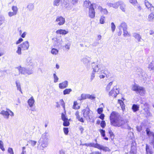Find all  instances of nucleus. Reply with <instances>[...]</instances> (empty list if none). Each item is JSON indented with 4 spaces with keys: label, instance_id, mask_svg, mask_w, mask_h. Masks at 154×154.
I'll use <instances>...</instances> for the list:
<instances>
[{
    "label": "nucleus",
    "instance_id": "nucleus-1",
    "mask_svg": "<svg viewBox=\"0 0 154 154\" xmlns=\"http://www.w3.org/2000/svg\"><path fill=\"white\" fill-rule=\"evenodd\" d=\"M91 66L94 72H97L98 74H103L100 75L99 77L100 79H103L105 75L108 73V71L103 65L97 64L94 62L91 63Z\"/></svg>",
    "mask_w": 154,
    "mask_h": 154
},
{
    "label": "nucleus",
    "instance_id": "nucleus-2",
    "mask_svg": "<svg viewBox=\"0 0 154 154\" xmlns=\"http://www.w3.org/2000/svg\"><path fill=\"white\" fill-rule=\"evenodd\" d=\"M127 123L126 121L125 120L120 117L118 119L116 120L114 122L111 123V125L115 127H121L124 128L123 126Z\"/></svg>",
    "mask_w": 154,
    "mask_h": 154
},
{
    "label": "nucleus",
    "instance_id": "nucleus-3",
    "mask_svg": "<svg viewBox=\"0 0 154 154\" xmlns=\"http://www.w3.org/2000/svg\"><path fill=\"white\" fill-rule=\"evenodd\" d=\"M20 73L21 74L24 75H30L33 73V70L32 68V67L29 68L22 67L21 66L17 67Z\"/></svg>",
    "mask_w": 154,
    "mask_h": 154
},
{
    "label": "nucleus",
    "instance_id": "nucleus-4",
    "mask_svg": "<svg viewBox=\"0 0 154 154\" xmlns=\"http://www.w3.org/2000/svg\"><path fill=\"white\" fill-rule=\"evenodd\" d=\"M131 89L132 91H136L137 93L141 95L144 94L145 92V90L143 87L136 84L132 85Z\"/></svg>",
    "mask_w": 154,
    "mask_h": 154
},
{
    "label": "nucleus",
    "instance_id": "nucleus-5",
    "mask_svg": "<svg viewBox=\"0 0 154 154\" xmlns=\"http://www.w3.org/2000/svg\"><path fill=\"white\" fill-rule=\"evenodd\" d=\"M83 113V116L87 120L91 119L92 117V112L88 107L82 110Z\"/></svg>",
    "mask_w": 154,
    "mask_h": 154
},
{
    "label": "nucleus",
    "instance_id": "nucleus-6",
    "mask_svg": "<svg viewBox=\"0 0 154 154\" xmlns=\"http://www.w3.org/2000/svg\"><path fill=\"white\" fill-rule=\"evenodd\" d=\"M48 134L46 132L43 134L40 140L41 141H42V146L43 148L47 147L48 146Z\"/></svg>",
    "mask_w": 154,
    "mask_h": 154
},
{
    "label": "nucleus",
    "instance_id": "nucleus-7",
    "mask_svg": "<svg viewBox=\"0 0 154 154\" xmlns=\"http://www.w3.org/2000/svg\"><path fill=\"white\" fill-rule=\"evenodd\" d=\"M120 117L121 116L118 112L115 111L112 112L110 116L111 124Z\"/></svg>",
    "mask_w": 154,
    "mask_h": 154
},
{
    "label": "nucleus",
    "instance_id": "nucleus-8",
    "mask_svg": "<svg viewBox=\"0 0 154 154\" xmlns=\"http://www.w3.org/2000/svg\"><path fill=\"white\" fill-rule=\"evenodd\" d=\"M53 45L54 46H58L61 45L62 43V41L61 36L56 37L52 39Z\"/></svg>",
    "mask_w": 154,
    "mask_h": 154
},
{
    "label": "nucleus",
    "instance_id": "nucleus-9",
    "mask_svg": "<svg viewBox=\"0 0 154 154\" xmlns=\"http://www.w3.org/2000/svg\"><path fill=\"white\" fill-rule=\"evenodd\" d=\"M146 131L147 134L151 140V143L153 145L154 148V133L150 131V130L148 128H147Z\"/></svg>",
    "mask_w": 154,
    "mask_h": 154
},
{
    "label": "nucleus",
    "instance_id": "nucleus-10",
    "mask_svg": "<svg viewBox=\"0 0 154 154\" xmlns=\"http://www.w3.org/2000/svg\"><path fill=\"white\" fill-rule=\"evenodd\" d=\"M119 93V90L116 87H114L109 93V96H112L114 98L116 97V95Z\"/></svg>",
    "mask_w": 154,
    "mask_h": 154
},
{
    "label": "nucleus",
    "instance_id": "nucleus-11",
    "mask_svg": "<svg viewBox=\"0 0 154 154\" xmlns=\"http://www.w3.org/2000/svg\"><path fill=\"white\" fill-rule=\"evenodd\" d=\"M20 45L22 48L23 50L25 51L28 49L29 46V44L28 41H26L23 42Z\"/></svg>",
    "mask_w": 154,
    "mask_h": 154
},
{
    "label": "nucleus",
    "instance_id": "nucleus-12",
    "mask_svg": "<svg viewBox=\"0 0 154 154\" xmlns=\"http://www.w3.org/2000/svg\"><path fill=\"white\" fill-rule=\"evenodd\" d=\"M56 22L57 23V24L61 26L63 25L65 23V18L62 16H58L56 20Z\"/></svg>",
    "mask_w": 154,
    "mask_h": 154
},
{
    "label": "nucleus",
    "instance_id": "nucleus-13",
    "mask_svg": "<svg viewBox=\"0 0 154 154\" xmlns=\"http://www.w3.org/2000/svg\"><path fill=\"white\" fill-rule=\"evenodd\" d=\"M62 119L63 121V125L64 126H67L69 125V123L68 121V118L65 116V115L62 113L61 115Z\"/></svg>",
    "mask_w": 154,
    "mask_h": 154
},
{
    "label": "nucleus",
    "instance_id": "nucleus-14",
    "mask_svg": "<svg viewBox=\"0 0 154 154\" xmlns=\"http://www.w3.org/2000/svg\"><path fill=\"white\" fill-rule=\"evenodd\" d=\"M95 11L92 6H91L89 8L88 15L91 18H94L95 16Z\"/></svg>",
    "mask_w": 154,
    "mask_h": 154
},
{
    "label": "nucleus",
    "instance_id": "nucleus-15",
    "mask_svg": "<svg viewBox=\"0 0 154 154\" xmlns=\"http://www.w3.org/2000/svg\"><path fill=\"white\" fill-rule=\"evenodd\" d=\"M91 59L90 57L86 56L84 57L82 59L81 61L86 66H88L89 65Z\"/></svg>",
    "mask_w": 154,
    "mask_h": 154
},
{
    "label": "nucleus",
    "instance_id": "nucleus-16",
    "mask_svg": "<svg viewBox=\"0 0 154 154\" xmlns=\"http://www.w3.org/2000/svg\"><path fill=\"white\" fill-rule=\"evenodd\" d=\"M68 85V82L65 81L62 83H60L59 85V87L60 89H64L66 88Z\"/></svg>",
    "mask_w": 154,
    "mask_h": 154
},
{
    "label": "nucleus",
    "instance_id": "nucleus-17",
    "mask_svg": "<svg viewBox=\"0 0 154 154\" xmlns=\"http://www.w3.org/2000/svg\"><path fill=\"white\" fill-rule=\"evenodd\" d=\"M121 1H119L118 2L115 3H109L108 4V5L110 7H112L115 8H117L120 4Z\"/></svg>",
    "mask_w": 154,
    "mask_h": 154
},
{
    "label": "nucleus",
    "instance_id": "nucleus-18",
    "mask_svg": "<svg viewBox=\"0 0 154 154\" xmlns=\"http://www.w3.org/2000/svg\"><path fill=\"white\" fill-rule=\"evenodd\" d=\"M56 33L57 34L62 35H65L68 33V31L65 29H60L57 30Z\"/></svg>",
    "mask_w": 154,
    "mask_h": 154
},
{
    "label": "nucleus",
    "instance_id": "nucleus-19",
    "mask_svg": "<svg viewBox=\"0 0 154 154\" xmlns=\"http://www.w3.org/2000/svg\"><path fill=\"white\" fill-rule=\"evenodd\" d=\"M91 6H92L93 7L94 5L91 4L89 0H86L84 2L83 5L84 7L87 8H88L89 7L90 8Z\"/></svg>",
    "mask_w": 154,
    "mask_h": 154
},
{
    "label": "nucleus",
    "instance_id": "nucleus-20",
    "mask_svg": "<svg viewBox=\"0 0 154 154\" xmlns=\"http://www.w3.org/2000/svg\"><path fill=\"white\" fill-rule=\"evenodd\" d=\"M127 25L124 22H122L121 23L119 26V30L122 29L123 30L125 29H127Z\"/></svg>",
    "mask_w": 154,
    "mask_h": 154
},
{
    "label": "nucleus",
    "instance_id": "nucleus-21",
    "mask_svg": "<svg viewBox=\"0 0 154 154\" xmlns=\"http://www.w3.org/2000/svg\"><path fill=\"white\" fill-rule=\"evenodd\" d=\"M0 114L3 116L4 117L7 119H8L9 116L10 115V114L8 112L4 110L1 111Z\"/></svg>",
    "mask_w": 154,
    "mask_h": 154
},
{
    "label": "nucleus",
    "instance_id": "nucleus-22",
    "mask_svg": "<svg viewBox=\"0 0 154 154\" xmlns=\"http://www.w3.org/2000/svg\"><path fill=\"white\" fill-rule=\"evenodd\" d=\"M26 65L27 66H31L30 67H32V63L31 57H29L27 58L26 60Z\"/></svg>",
    "mask_w": 154,
    "mask_h": 154
},
{
    "label": "nucleus",
    "instance_id": "nucleus-23",
    "mask_svg": "<svg viewBox=\"0 0 154 154\" xmlns=\"http://www.w3.org/2000/svg\"><path fill=\"white\" fill-rule=\"evenodd\" d=\"M98 9L103 14H107L108 13V11L106 9H103L102 7L99 6L98 7Z\"/></svg>",
    "mask_w": 154,
    "mask_h": 154
},
{
    "label": "nucleus",
    "instance_id": "nucleus-24",
    "mask_svg": "<svg viewBox=\"0 0 154 154\" xmlns=\"http://www.w3.org/2000/svg\"><path fill=\"white\" fill-rule=\"evenodd\" d=\"M133 36L137 40L138 42H139L141 41V37L139 34L136 33H134L133 34Z\"/></svg>",
    "mask_w": 154,
    "mask_h": 154
},
{
    "label": "nucleus",
    "instance_id": "nucleus-25",
    "mask_svg": "<svg viewBox=\"0 0 154 154\" xmlns=\"http://www.w3.org/2000/svg\"><path fill=\"white\" fill-rule=\"evenodd\" d=\"M98 149H102L105 152L110 151V149L108 147L104 146H103L100 145V144H99V146L98 148Z\"/></svg>",
    "mask_w": 154,
    "mask_h": 154
},
{
    "label": "nucleus",
    "instance_id": "nucleus-26",
    "mask_svg": "<svg viewBox=\"0 0 154 154\" xmlns=\"http://www.w3.org/2000/svg\"><path fill=\"white\" fill-rule=\"evenodd\" d=\"M144 3L146 7L148 10L149 9V8L153 5L147 0H145Z\"/></svg>",
    "mask_w": 154,
    "mask_h": 154
},
{
    "label": "nucleus",
    "instance_id": "nucleus-27",
    "mask_svg": "<svg viewBox=\"0 0 154 154\" xmlns=\"http://www.w3.org/2000/svg\"><path fill=\"white\" fill-rule=\"evenodd\" d=\"M137 74L140 76H143L144 75L145 73L143 72L142 69H138L137 70Z\"/></svg>",
    "mask_w": 154,
    "mask_h": 154
},
{
    "label": "nucleus",
    "instance_id": "nucleus-28",
    "mask_svg": "<svg viewBox=\"0 0 154 154\" xmlns=\"http://www.w3.org/2000/svg\"><path fill=\"white\" fill-rule=\"evenodd\" d=\"M120 8L123 12L125 11V5L124 3L121 1Z\"/></svg>",
    "mask_w": 154,
    "mask_h": 154
},
{
    "label": "nucleus",
    "instance_id": "nucleus-29",
    "mask_svg": "<svg viewBox=\"0 0 154 154\" xmlns=\"http://www.w3.org/2000/svg\"><path fill=\"white\" fill-rule=\"evenodd\" d=\"M34 102V100L32 97H31L28 100L29 105L31 107L33 106Z\"/></svg>",
    "mask_w": 154,
    "mask_h": 154
},
{
    "label": "nucleus",
    "instance_id": "nucleus-30",
    "mask_svg": "<svg viewBox=\"0 0 154 154\" xmlns=\"http://www.w3.org/2000/svg\"><path fill=\"white\" fill-rule=\"evenodd\" d=\"M154 19V15L152 13H151L148 17V20L150 22L152 21Z\"/></svg>",
    "mask_w": 154,
    "mask_h": 154
},
{
    "label": "nucleus",
    "instance_id": "nucleus-31",
    "mask_svg": "<svg viewBox=\"0 0 154 154\" xmlns=\"http://www.w3.org/2000/svg\"><path fill=\"white\" fill-rule=\"evenodd\" d=\"M149 69L150 70H154V60H152L149 64Z\"/></svg>",
    "mask_w": 154,
    "mask_h": 154
},
{
    "label": "nucleus",
    "instance_id": "nucleus-32",
    "mask_svg": "<svg viewBox=\"0 0 154 154\" xmlns=\"http://www.w3.org/2000/svg\"><path fill=\"white\" fill-rule=\"evenodd\" d=\"M139 108V106L136 104H133L132 106V109L134 112L138 110Z\"/></svg>",
    "mask_w": 154,
    "mask_h": 154
},
{
    "label": "nucleus",
    "instance_id": "nucleus-33",
    "mask_svg": "<svg viewBox=\"0 0 154 154\" xmlns=\"http://www.w3.org/2000/svg\"><path fill=\"white\" fill-rule=\"evenodd\" d=\"M27 8L29 11H32L34 8V5L33 4L30 3L27 6Z\"/></svg>",
    "mask_w": 154,
    "mask_h": 154
},
{
    "label": "nucleus",
    "instance_id": "nucleus-34",
    "mask_svg": "<svg viewBox=\"0 0 154 154\" xmlns=\"http://www.w3.org/2000/svg\"><path fill=\"white\" fill-rule=\"evenodd\" d=\"M89 146L93 147L98 149L99 146V144L96 143H89Z\"/></svg>",
    "mask_w": 154,
    "mask_h": 154
},
{
    "label": "nucleus",
    "instance_id": "nucleus-35",
    "mask_svg": "<svg viewBox=\"0 0 154 154\" xmlns=\"http://www.w3.org/2000/svg\"><path fill=\"white\" fill-rule=\"evenodd\" d=\"M15 83L16 84V86L17 88V89L18 90H19L22 93L21 88L20 85V82L18 81H16Z\"/></svg>",
    "mask_w": 154,
    "mask_h": 154
},
{
    "label": "nucleus",
    "instance_id": "nucleus-36",
    "mask_svg": "<svg viewBox=\"0 0 154 154\" xmlns=\"http://www.w3.org/2000/svg\"><path fill=\"white\" fill-rule=\"evenodd\" d=\"M72 91V90L70 88H67L65 89L63 91L64 95L69 94Z\"/></svg>",
    "mask_w": 154,
    "mask_h": 154
},
{
    "label": "nucleus",
    "instance_id": "nucleus-37",
    "mask_svg": "<svg viewBox=\"0 0 154 154\" xmlns=\"http://www.w3.org/2000/svg\"><path fill=\"white\" fill-rule=\"evenodd\" d=\"M144 110L146 113V116L148 117H151L152 116V113L150 112L149 109H144Z\"/></svg>",
    "mask_w": 154,
    "mask_h": 154
},
{
    "label": "nucleus",
    "instance_id": "nucleus-38",
    "mask_svg": "<svg viewBox=\"0 0 154 154\" xmlns=\"http://www.w3.org/2000/svg\"><path fill=\"white\" fill-rule=\"evenodd\" d=\"M142 105L141 106L142 108L144 110V109H149V104L146 103H142Z\"/></svg>",
    "mask_w": 154,
    "mask_h": 154
},
{
    "label": "nucleus",
    "instance_id": "nucleus-39",
    "mask_svg": "<svg viewBox=\"0 0 154 154\" xmlns=\"http://www.w3.org/2000/svg\"><path fill=\"white\" fill-rule=\"evenodd\" d=\"M146 151L147 153H149L150 154H152L153 152L152 151L149 149V146L147 144L146 146Z\"/></svg>",
    "mask_w": 154,
    "mask_h": 154
},
{
    "label": "nucleus",
    "instance_id": "nucleus-40",
    "mask_svg": "<svg viewBox=\"0 0 154 154\" xmlns=\"http://www.w3.org/2000/svg\"><path fill=\"white\" fill-rule=\"evenodd\" d=\"M22 48L21 47L20 45L18 46L17 47V50L16 52L19 55H20L22 54L21 50Z\"/></svg>",
    "mask_w": 154,
    "mask_h": 154
},
{
    "label": "nucleus",
    "instance_id": "nucleus-41",
    "mask_svg": "<svg viewBox=\"0 0 154 154\" xmlns=\"http://www.w3.org/2000/svg\"><path fill=\"white\" fill-rule=\"evenodd\" d=\"M51 53L54 55H56L58 53V50L57 49L53 48L51 49Z\"/></svg>",
    "mask_w": 154,
    "mask_h": 154
},
{
    "label": "nucleus",
    "instance_id": "nucleus-42",
    "mask_svg": "<svg viewBox=\"0 0 154 154\" xmlns=\"http://www.w3.org/2000/svg\"><path fill=\"white\" fill-rule=\"evenodd\" d=\"M78 105V103L76 102H74V104L72 108L73 109H79L80 108V106H77Z\"/></svg>",
    "mask_w": 154,
    "mask_h": 154
},
{
    "label": "nucleus",
    "instance_id": "nucleus-43",
    "mask_svg": "<svg viewBox=\"0 0 154 154\" xmlns=\"http://www.w3.org/2000/svg\"><path fill=\"white\" fill-rule=\"evenodd\" d=\"M112 84H113V82H110L108 84V85H107V86L106 87V90L107 91H109V90L110 89V88L111 87V86L112 85Z\"/></svg>",
    "mask_w": 154,
    "mask_h": 154
},
{
    "label": "nucleus",
    "instance_id": "nucleus-44",
    "mask_svg": "<svg viewBox=\"0 0 154 154\" xmlns=\"http://www.w3.org/2000/svg\"><path fill=\"white\" fill-rule=\"evenodd\" d=\"M95 98L96 97L94 94L90 95V94H88L87 98L93 100L95 99Z\"/></svg>",
    "mask_w": 154,
    "mask_h": 154
},
{
    "label": "nucleus",
    "instance_id": "nucleus-45",
    "mask_svg": "<svg viewBox=\"0 0 154 154\" xmlns=\"http://www.w3.org/2000/svg\"><path fill=\"white\" fill-rule=\"evenodd\" d=\"M88 94H82L81 95V99H79V100H85L87 98Z\"/></svg>",
    "mask_w": 154,
    "mask_h": 154
},
{
    "label": "nucleus",
    "instance_id": "nucleus-46",
    "mask_svg": "<svg viewBox=\"0 0 154 154\" xmlns=\"http://www.w3.org/2000/svg\"><path fill=\"white\" fill-rule=\"evenodd\" d=\"M12 9L13 12H14L16 14L18 12V8L17 6H13L12 7Z\"/></svg>",
    "mask_w": 154,
    "mask_h": 154
},
{
    "label": "nucleus",
    "instance_id": "nucleus-47",
    "mask_svg": "<svg viewBox=\"0 0 154 154\" xmlns=\"http://www.w3.org/2000/svg\"><path fill=\"white\" fill-rule=\"evenodd\" d=\"M71 44L70 43H67L64 46V47L66 50H68L70 49Z\"/></svg>",
    "mask_w": 154,
    "mask_h": 154
},
{
    "label": "nucleus",
    "instance_id": "nucleus-48",
    "mask_svg": "<svg viewBox=\"0 0 154 154\" xmlns=\"http://www.w3.org/2000/svg\"><path fill=\"white\" fill-rule=\"evenodd\" d=\"M111 28L112 32H113L115 29L116 26L114 23L113 22L112 23H111Z\"/></svg>",
    "mask_w": 154,
    "mask_h": 154
},
{
    "label": "nucleus",
    "instance_id": "nucleus-49",
    "mask_svg": "<svg viewBox=\"0 0 154 154\" xmlns=\"http://www.w3.org/2000/svg\"><path fill=\"white\" fill-rule=\"evenodd\" d=\"M5 20V18L3 16L0 17V26L4 22Z\"/></svg>",
    "mask_w": 154,
    "mask_h": 154
},
{
    "label": "nucleus",
    "instance_id": "nucleus-50",
    "mask_svg": "<svg viewBox=\"0 0 154 154\" xmlns=\"http://www.w3.org/2000/svg\"><path fill=\"white\" fill-rule=\"evenodd\" d=\"M0 148L3 151L5 150L3 142L1 140L0 141Z\"/></svg>",
    "mask_w": 154,
    "mask_h": 154
},
{
    "label": "nucleus",
    "instance_id": "nucleus-51",
    "mask_svg": "<svg viewBox=\"0 0 154 154\" xmlns=\"http://www.w3.org/2000/svg\"><path fill=\"white\" fill-rule=\"evenodd\" d=\"M105 18V17L104 16H102L100 19V23L101 24H103L104 23V19Z\"/></svg>",
    "mask_w": 154,
    "mask_h": 154
},
{
    "label": "nucleus",
    "instance_id": "nucleus-52",
    "mask_svg": "<svg viewBox=\"0 0 154 154\" xmlns=\"http://www.w3.org/2000/svg\"><path fill=\"white\" fill-rule=\"evenodd\" d=\"M54 82L56 83L58 82L59 79L55 74H54Z\"/></svg>",
    "mask_w": 154,
    "mask_h": 154
},
{
    "label": "nucleus",
    "instance_id": "nucleus-53",
    "mask_svg": "<svg viewBox=\"0 0 154 154\" xmlns=\"http://www.w3.org/2000/svg\"><path fill=\"white\" fill-rule=\"evenodd\" d=\"M61 0H55L54 2V6H58L59 3Z\"/></svg>",
    "mask_w": 154,
    "mask_h": 154
},
{
    "label": "nucleus",
    "instance_id": "nucleus-54",
    "mask_svg": "<svg viewBox=\"0 0 154 154\" xmlns=\"http://www.w3.org/2000/svg\"><path fill=\"white\" fill-rule=\"evenodd\" d=\"M71 3L73 5H75L78 3V0H70Z\"/></svg>",
    "mask_w": 154,
    "mask_h": 154
},
{
    "label": "nucleus",
    "instance_id": "nucleus-55",
    "mask_svg": "<svg viewBox=\"0 0 154 154\" xmlns=\"http://www.w3.org/2000/svg\"><path fill=\"white\" fill-rule=\"evenodd\" d=\"M100 131L102 136L103 137H105V130L103 129H100Z\"/></svg>",
    "mask_w": 154,
    "mask_h": 154
},
{
    "label": "nucleus",
    "instance_id": "nucleus-56",
    "mask_svg": "<svg viewBox=\"0 0 154 154\" xmlns=\"http://www.w3.org/2000/svg\"><path fill=\"white\" fill-rule=\"evenodd\" d=\"M123 35L124 36L126 37L128 35H130L128 33V32L127 31L126 29H125L123 30Z\"/></svg>",
    "mask_w": 154,
    "mask_h": 154
},
{
    "label": "nucleus",
    "instance_id": "nucleus-57",
    "mask_svg": "<svg viewBox=\"0 0 154 154\" xmlns=\"http://www.w3.org/2000/svg\"><path fill=\"white\" fill-rule=\"evenodd\" d=\"M17 14L13 12H9L8 13V15L10 17H11L13 16L16 15Z\"/></svg>",
    "mask_w": 154,
    "mask_h": 154
},
{
    "label": "nucleus",
    "instance_id": "nucleus-58",
    "mask_svg": "<svg viewBox=\"0 0 154 154\" xmlns=\"http://www.w3.org/2000/svg\"><path fill=\"white\" fill-rule=\"evenodd\" d=\"M8 152L10 154H14V152L13 151V149L12 148H9L8 149Z\"/></svg>",
    "mask_w": 154,
    "mask_h": 154
},
{
    "label": "nucleus",
    "instance_id": "nucleus-59",
    "mask_svg": "<svg viewBox=\"0 0 154 154\" xmlns=\"http://www.w3.org/2000/svg\"><path fill=\"white\" fill-rule=\"evenodd\" d=\"M100 125L101 127L103 128L105 127L106 126V123L104 121H102L101 123H100Z\"/></svg>",
    "mask_w": 154,
    "mask_h": 154
},
{
    "label": "nucleus",
    "instance_id": "nucleus-60",
    "mask_svg": "<svg viewBox=\"0 0 154 154\" xmlns=\"http://www.w3.org/2000/svg\"><path fill=\"white\" fill-rule=\"evenodd\" d=\"M63 129L65 134L66 135L69 132L68 128H64Z\"/></svg>",
    "mask_w": 154,
    "mask_h": 154
},
{
    "label": "nucleus",
    "instance_id": "nucleus-61",
    "mask_svg": "<svg viewBox=\"0 0 154 154\" xmlns=\"http://www.w3.org/2000/svg\"><path fill=\"white\" fill-rule=\"evenodd\" d=\"M92 72V74H91V80L92 81L93 79H94L95 77V72L94 70Z\"/></svg>",
    "mask_w": 154,
    "mask_h": 154
},
{
    "label": "nucleus",
    "instance_id": "nucleus-62",
    "mask_svg": "<svg viewBox=\"0 0 154 154\" xmlns=\"http://www.w3.org/2000/svg\"><path fill=\"white\" fill-rule=\"evenodd\" d=\"M23 38H20L16 42V44L17 45L20 43L21 42L23 41Z\"/></svg>",
    "mask_w": 154,
    "mask_h": 154
},
{
    "label": "nucleus",
    "instance_id": "nucleus-63",
    "mask_svg": "<svg viewBox=\"0 0 154 154\" xmlns=\"http://www.w3.org/2000/svg\"><path fill=\"white\" fill-rule=\"evenodd\" d=\"M103 111V109L102 108H99L97 109V111L98 113L99 114H101V113Z\"/></svg>",
    "mask_w": 154,
    "mask_h": 154
},
{
    "label": "nucleus",
    "instance_id": "nucleus-64",
    "mask_svg": "<svg viewBox=\"0 0 154 154\" xmlns=\"http://www.w3.org/2000/svg\"><path fill=\"white\" fill-rule=\"evenodd\" d=\"M149 10L152 12L151 13H154V6L153 5L149 8Z\"/></svg>",
    "mask_w": 154,
    "mask_h": 154
}]
</instances>
